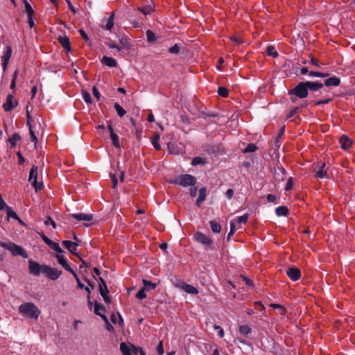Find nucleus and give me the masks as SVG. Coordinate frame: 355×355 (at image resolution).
Here are the masks:
<instances>
[{
    "label": "nucleus",
    "mask_w": 355,
    "mask_h": 355,
    "mask_svg": "<svg viewBox=\"0 0 355 355\" xmlns=\"http://www.w3.org/2000/svg\"><path fill=\"white\" fill-rule=\"evenodd\" d=\"M340 79L336 76L329 78L324 81V85L327 87H331V86L337 87L340 85Z\"/></svg>",
    "instance_id": "6ab92c4d"
},
{
    "label": "nucleus",
    "mask_w": 355,
    "mask_h": 355,
    "mask_svg": "<svg viewBox=\"0 0 355 355\" xmlns=\"http://www.w3.org/2000/svg\"><path fill=\"white\" fill-rule=\"evenodd\" d=\"M20 139L21 137L18 134H14L11 137L9 138L8 141L12 147H15Z\"/></svg>",
    "instance_id": "f704fd0d"
},
{
    "label": "nucleus",
    "mask_w": 355,
    "mask_h": 355,
    "mask_svg": "<svg viewBox=\"0 0 355 355\" xmlns=\"http://www.w3.org/2000/svg\"><path fill=\"white\" fill-rule=\"evenodd\" d=\"M83 98L87 103H90L92 102L90 94L87 92H83Z\"/></svg>",
    "instance_id": "3c124183"
},
{
    "label": "nucleus",
    "mask_w": 355,
    "mask_h": 355,
    "mask_svg": "<svg viewBox=\"0 0 355 355\" xmlns=\"http://www.w3.org/2000/svg\"><path fill=\"white\" fill-rule=\"evenodd\" d=\"M218 94L222 97H227L229 94V91L225 87H220L218 89Z\"/></svg>",
    "instance_id": "c03bdc74"
},
{
    "label": "nucleus",
    "mask_w": 355,
    "mask_h": 355,
    "mask_svg": "<svg viewBox=\"0 0 355 355\" xmlns=\"http://www.w3.org/2000/svg\"><path fill=\"white\" fill-rule=\"evenodd\" d=\"M71 216L74 218L78 220H82L84 222H89L93 220V216L92 214H72Z\"/></svg>",
    "instance_id": "dca6fc26"
},
{
    "label": "nucleus",
    "mask_w": 355,
    "mask_h": 355,
    "mask_svg": "<svg viewBox=\"0 0 355 355\" xmlns=\"http://www.w3.org/2000/svg\"><path fill=\"white\" fill-rule=\"evenodd\" d=\"M27 125H28V128H29V132H30V135H31V139L33 142H35L36 143L37 142V137L34 133V131L33 130V127L32 125L30 124L29 121H28L27 123Z\"/></svg>",
    "instance_id": "a18cd8bd"
},
{
    "label": "nucleus",
    "mask_w": 355,
    "mask_h": 355,
    "mask_svg": "<svg viewBox=\"0 0 355 355\" xmlns=\"http://www.w3.org/2000/svg\"><path fill=\"white\" fill-rule=\"evenodd\" d=\"M146 37H147L148 41L150 42H154L156 40L155 34L150 30H148L146 31Z\"/></svg>",
    "instance_id": "a19ab883"
},
{
    "label": "nucleus",
    "mask_w": 355,
    "mask_h": 355,
    "mask_svg": "<svg viewBox=\"0 0 355 355\" xmlns=\"http://www.w3.org/2000/svg\"><path fill=\"white\" fill-rule=\"evenodd\" d=\"M45 224L46 225H49L51 224L53 228H55L56 227V225H55V223L51 218H49L46 221H45Z\"/></svg>",
    "instance_id": "338daca9"
},
{
    "label": "nucleus",
    "mask_w": 355,
    "mask_h": 355,
    "mask_svg": "<svg viewBox=\"0 0 355 355\" xmlns=\"http://www.w3.org/2000/svg\"><path fill=\"white\" fill-rule=\"evenodd\" d=\"M62 243L70 252L77 255L76 251L77 250V247L78 246V243L70 241H63Z\"/></svg>",
    "instance_id": "2eb2a0df"
},
{
    "label": "nucleus",
    "mask_w": 355,
    "mask_h": 355,
    "mask_svg": "<svg viewBox=\"0 0 355 355\" xmlns=\"http://www.w3.org/2000/svg\"><path fill=\"white\" fill-rule=\"evenodd\" d=\"M0 246L10 251L15 256L20 255L24 258H26L28 257L27 254L21 247L10 241H0Z\"/></svg>",
    "instance_id": "f03ea898"
},
{
    "label": "nucleus",
    "mask_w": 355,
    "mask_h": 355,
    "mask_svg": "<svg viewBox=\"0 0 355 355\" xmlns=\"http://www.w3.org/2000/svg\"><path fill=\"white\" fill-rule=\"evenodd\" d=\"M72 275L74 276V277L78 283V288H82V289L83 288H85V285L80 281V279H79L78 277L77 276L75 271H74V274H72Z\"/></svg>",
    "instance_id": "5fc2aeb1"
},
{
    "label": "nucleus",
    "mask_w": 355,
    "mask_h": 355,
    "mask_svg": "<svg viewBox=\"0 0 355 355\" xmlns=\"http://www.w3.org/2000/svg\"><path fill=\"white\" fill-rule=\"evenodd\" d=\"M196 178L191 175H182L175 178L173 181L175 184L182 187L193 186L196 184Z\"/></svg>",
    "instance_id": "7ed1b4c3"
},
{
    "label": "nucleus",
    "mask_w": 355,
    "mask_h": 355,
    "mask_svg": "<svg viewBox=\"0 0 355 355\" xmlns=\"http://www.w3.org/2000/svg\"><path fill=\"white\" fill-rule=\"evenodd\" d=\"M305 84L306 85L307 89L311 91H318L323 87L322 83L319 82L306 81L305 82Z\"/></svg>",
    "instance_id": "f3484780"
},
{
    "label": "nucleus",
    "mask_w": 355,
    "mask_h": 355,
    "mask_svg": "<svg viewBox=\"0 0 355 355\" xmlns=\"http://www.w3.org/2000/svg\"><path fill=\"white\" fill-rule=\"evenodd\" d=\"M231 40L236 44H239L242 42V40L236 37V36H233V37H231Z\"/></svg>",
    "instance_id": "0e129e2a"
},
{
    "label": "nucleus",
    "mask_w": 355,
    "mask_h": 355,
    "mask_svg": "<svg viewBox=\"0 0 355 355\" xmlns=\"http://www.w3.org/2000/svg\"><path fill=\"white\" fill-rule=\"evenodd\" d=\"M98 309H103V305L98 304V302H96L94 304V313L95 314L99 315L105 322V323L108 322V320L105 314H103L101 312H98Z\"/></svg>",
    "instance_id": "b1692460"
},
{
    "label": "nucleus",
    "mask_w": 355,
    "mask_h": 355,
    "mask_svg": "<svg viewBox=\"0 0 355 355\" xmlns=\"http://www.w3.org/2000/svg\"><path fill=\"white\" fill-rule=\"evenodd\" d=\"M37 168L33 166L29 173L28 181L31 183L35 191L41 189L42 183L38 184L37 181Z\"/></svg>",
    "instance_id": "423d86ee"
},
{
    "label": "nucleus",
    "mask_w": 355,
    "mask_h": 355,
    "mask_svg": "<svg viewBox=\"0 0 355 355\" xmlns=\"http://www.w3.org/2000/svg\"><path fill=\"white\" fill-rule=\"evenodd\" d=\"M12 49L10 46H7L3 51V54L1 57L2 67L5 71L7 69L8 64L11 57Z\"/></svg>",
    "instance_id": "9b49d317"
},
{
    "label": "nucleus",
    "mask_w": 355,
    "mask_h": 355,
    "mask_svg": "<svg viewBox=\"0 0 355 355\" xmlns=\"http://www.w3.org/2000/svg\"><path fill=\"white\" fill-rule=\"evenodd\" d=\"M179 51H180V46L178 44H175L174 46H173L172 47H171L169 49V52L173 54L178 53L179 52Z\"/></svg>",
    "instance_id": "603ef678"
},
{
    "label": "nucleus",
    "mask_w": 355,
    "mask_h": 355,
    "mask_svg": "<svg viewBox=\"0 0 355 355\" xmlns=\"http://www.w3.org/2000/svg\"><path fill=\"white\" fill-rule=\"evenodd\" d=\"M194 239L196 241L205 245L209 246L212 243L210 238L202 232H196L194 235Z\"/></svg>",
    "instance_id": "f8f14e48"
},
{
    "label": "nucleus",
    "mask_w": 355,
    "mask_h": 355,
    "mask_svg": "<svg viewBox=\"0 0 355 355\" xmlns=\"http://www.w3.org/2000/svg\"><path fill=\"white\" fill-rule=\"evenodd\" d=\"M205 159L200 157H196L192 159L191 164L193 166H197L198 164H205Z\"/></svg>",
    "instance_id": "79ce46f5"
},
{
    "label": "nucleus",
    "mask_w": 355,
    "mask_h": 355,
    "mask_svg": "<svg viewBox=\"0 0 355 355\" xmlns=\"http://www.w3.org/2000/svg\"><path fill=\"white\" fill-rule=\"evenodd\" d=\"M239 332L243 336H248L251 332V329L247 325H242L239 327Z\"/></svg>",
    "instance_id": "4c0bfd02"
},
{
    "label": "nucleus",
    "mask_w": 355,
    "mask_h": 355,
    "mask_svg": "<svg viewBox=\"0 0 355 355\" xmlns=\"http://www.w3.org/2000/svg\"><path fill=\"white\" fill-rule=\"evenodd\" d=\"M117 46V51H121V50L124 49H128L129 48V44L126 39H121L120 40V44Z\"/></svg>",
    "instance_id": "c9c22d12"
},
{
    "label": "nucleus",
    "mask_w": 355,
    "mask_h": 355,
    "mask_svg": "<svg viewBox=\"0 0 355 355\" xmlns=\"http://www.w3.org/2000/svg\"><path fill=\"white\" fill-rule=\"evenodd\" d=\"M58 42L62 46V47L66 49L67 51H71V45L69 39L66 36H60L58 38Z\"/></svg>",
    "instance_id": "a211bd4d"
},
{
    "label": "nucleus",
    "mask_w": 355,
    "mask_h": 355,
    "mask_svg": "<svg viewBox=\"0 0 355 355\" xmlns=\"http://www.w3.org/2000/svg\"><path fill=\"white\" fill-rule=\"evenodd\" d=\"M49 246L54 251L57 252L58 254L63 253V250L60 248V245L58 243L53 242V241L50 243Z\"/></svg>",
    "instance_id": "2f4dec72"
},
{
    "label": "nucleus",
    "mask_w": 355,
    "mask_h": 355,
    "mask_svg": "<svg viewBox=\"0 0 355 355\" xmlns=\"http://www.w3.org/2000/svg\"><path fill=\"white\" fill-rule=\"evenodd\" d=\"M41 237L42 239V240L44 241V242L46 244V245H49L50 243L52 241L51 239H49L46 235L44 234H42L41 235Z\"/></svg>",
    "instance_id": "69168bd1"
},
{
    "label": "nucleus",
    "mask_w": 355,
    "mask_h": 355,
    "mask_svg": "<svg viewBox=\"0 0 355 355\" xmlns=\"http://www.w3.org/2000/svg\"><path fill=\"white\" fill-rule=\"evenodd\" d=\"M309 76H315V77H320V78H324L328 76L327 73L315 72V71H310L309 73Z\"/></svg>",
    "instance_id": "8fccbe9b"
},
{
    "label": "nucleus",
    "mask_w": 355,
    "mask_h": 355,
    "mask_svg": "<svg viewBox=\"0 0 355 355\" xmlns=\"http://www.w3.org/2000/svg\"><path fill=\"white\" fill-rule=\"evenodd\" d=\"M290 94H295L299 98H304L308 95V89L305 82L300 83L294 89H293Z\"/></svg>",
    "instance_id": "20e7f679"
},
{
    "label": "nucleus",
    "mask_w": 355,
    "mask_h": 355,
    "mask_svg": "<svg viewBox=\"0 0 355 355\" xmlns=\"http://www.w3.org/2000/svg\"><path fill=\"white\" fill-rule=\"evenodd\" d=\"M275 213L277 216H286L288 213V209L284 206H280L275 209Z\"/></svg>",
    "instance_id": "7c9ffc66"
},
{
    "label": "nucleus",
    "mask_w": 355,
    "mask_h": 355,
    "mask_svg": "<svg viewBox=\"0 0 355 355\" xmlns=\"http://www.w3.org/2000/svg\"><path fill=\"white\" fill-rule=\"evenodd\" d=\"M293 188V180L292 178H290L287 182L286 186V190L288 191L291 190Z\"/></svg>",
    "instance_id": "052dcab7"
},
{
    "label": "nucleus",
    "mask_w": 355,
    "mask_h": 355,
    "mask_svg": "<svg viewBox=\"0 0 355 355\" xmlns=\"http://www.w3.org/2000/svg\"><path fill=\"white\" fill-rule=\"evenodd\" d=\"M157 350L159 354H160V355H163L164 354V347H163L162 341H160L159 343V345L157 347Z\"/></svg>",
    "instance_id": "6e6d98bb"
},
{
    "label": "nucleus",
    "mask_w": 355,
    "mask_h": 355,
    "mask_svg": "<svg viewBox=\"0 0 355 355\" xmlns=\"http://www.w3.org/2000/svg\"><path fill=\"white\" fill-rule=\"evenodd\" d=\"M101 62L109 67H116L117 64V62L115 59L107 56L103 57Z\"/></svg>",
    "instance_id": "aec40b11"
},
{
    "label": "nucleus",
    "mask_w": 355,
    "mask_h": 355,
    "mask_svg": "<svg viewBox=\"0 0 355 355\" xmlns=\"http://www.w3.org/2000/svg\"><path fill=\"white\" fill-rule=\"evenodd\" d=\"M92 93H93V95L98 99L99 100L100 98H101V94L99 93V92L98 91L97 88L96 87H94L92 88Z\"/></svg>",
    "instance_id": "13d9d810"
},
{
    "label": "nucleus",
    "mask_w": 355,
    "mask_h": 355,
    "mask_svg": "<svg viewBox=\"0 0 355 355\" xmlns=\"http://www.w3.org/2000/svg\"><path fill=\"white\" fill-rule=\"evenodd\" d=\"M243 281L244 282V283L248 285V286H252V280L248 279V277H243Z\"/></svg>",
    "instance_id": "774afa93"
},
{
    "label": "nucleus",
    "mask_w": 355,
    "mask_h": 355,
    "mask_svg": "<svg viewBox=\"0 0 355 355\" xmlns=\"http://www.w3.org/2000/svg\"><path fill=\"white\" fill-rule=\"evenodd\" d=\"M132 345H128L125 343H121L120 344V350L123 353V355H132Z\"/></svg>",
    "instance_id": "4be33fe9"
},
{
    "label": "nucleus",
    "mask_w": 355,
    "mask_h": 355,
    "mask_svg": "<svg viewBox=\"0 0 355 355\" xmlns=\"http://www.w3.org/2000/svg\"><path fill=\"white\" fill-rule=\"evenodd\" d=\"M79 33L81 35V37L86 41V42H89V37L87 35V33L83 30V29H80L79 30Z\"/></svg>",
    "instance_id": "bf43d9fd"
},
{
    "label": "nucleus",
    "mask_w": 355,
    "mask_h": 355,
    "mask_svg": "<svg viewBox=\"0 0 355 355\" xmlns=\"http://www.w3.org/2000/svg\"><path fill=\"white\" fill-rule=\"evenodd\" d=\"M234 195V190L232 189H229L227 190L226 193H225V196L227 198H228L229 199H231L232 198Z\"/></svg>",
    "instance_id": "e2e57ef3"
},
{
    "label": "nucleus",
    "mask_w": 355,
    "mask_h": 355,
    "mask_svg": "<svg viewBox=\"0 0 355 355\" xmlns=\"http://www.w3.org/2000/svg\"><path fill=\"white\" fill-rule=\"evenodd\" d=\"M99 280H100V282H99L100 294L103 297L105 303L110 304L111 302V300H110V297L107 295L109 291L106 286L105 282L101 277L99 278Z\"/></svg>",
    "instance_id": "1a4fd4ad"
},
{
    "label": "nucleus",
    "mask_w": 355,
    "mask_h": 355,
    "mask_svg": "<svg viewBox=\"0 0 355 355\" xmlns=\"http://www.w3.org/2000/svg\"><path fill=\"white\" fill-rule=\"evenodd\" d=\"M105 24H103V27H104L106 30L111 31L114 26V15L112 14L109 18L105 19L103 21Z\"/></svg>",
    "instance_id": "5701e85b"
},
{
    "label": "nucleus",
    "mask_w": 355,
    "mask_h": 355,
    "mask_svg": "<svg viewBox=\"0 0 355 355\" xmlns=\"http://www.w3.org/2000/svg\"><path fill=\"white\" fill-rule=\"evenodd\" d=\"M207 196V190L205 187H202L199 190V196L196 200V205L200 207L203 201H205Z\"/></svg>",
    "instance_id": "412c9836"
},
{
    "label": "nucleus",
    "mask_w": 355,
    "mask_h": 355,
    "mask_svg": "<svg viewBox=\"0 0 355 355\" xmlns=\"http://www.w3.org/2000/svg\"><path fill=\"white\" fill-rule=\"evenodd\" d=\"M7 216L8 218H12L17 220L21 222L20 218L18 217L17 214L10 207H6Z\"/></svg>",
    "instance_id": "473e14b6"
},
{
    "label": "nucleus",
    "mask_w": 355,
    "mask_h": 355,
    "mask_svg": "<svg viewBox=\"0 0 355 355\" xmlns=\"http://www.w3.org/2000/svg\"><path fill=\"white\" fill-rule=\"evenodd\" d=\"M110 139H111V140L112 141V144L114 147H116V148L120 147L119 138L116 133H112L110 135Z\"/></svg>",
    "instance_id": "72a5a7b5"
},
{
    "label": "nucleus",
    "mask_w": 355,
    "mask_h": 355,
    "mask_svg": "<svg viewBox=\"0 0 355 355\" xmlns=\"http://www.w3.org/2000/svg\"><path fill=\"white\" fill-rule=\"evenodd\" d=\"M132 352L135 355H137V354H140L141 355V352H140V350H143V349L141 347H137L135 346H132Z\"/></svg>",
    "instance_id": "4d7b16f0"
},
{
    "label": "nucleus",
    "mask_w": 355,
    "mask_h": 355,
    "mask_svg": "<svg viewBox=\"0 0 355 355\" xmlns=\"http://www.w3.org/2000/svg\"><path fill=\"white\" fill-rule=\"evenodd\" d=\"M55 258L57 259L58 262L62 266V267H63L66 270L71 272V274H74V270L69 265L67 259L64 255L62 254V253L57 254L55 255Z\"/></svg>",
    "instance_id": "9d476101"
},
{
    "label": "nucleus",
    "mask_w": 355,
    "mask_h": 355,
    "mask_svg": "<svg viewBox=\"0 0 355 355\" xmlns=\"http://www.w3.org/2000/svg\"><path fill=\"white\" fill-rule=\"evenodd\" d=\"M340 143L341 144L342 148H343L345 149L348 148L352 145V141H351L350 139L345 135H343L340 137Z\"/></svg>",
    "instance_id": "393cba45"
},
{
    "label": "nucleus",
    "mask_w": 355,
    "mask_h": 355,
    "mask_svg": "<svg viewBox=\"0 0 355 355\" xmlns=\"http://www.w3.org/2000/svg\"><path fill=\"white\" fill-rule=\"evenodd\" d=\"M143 284H144V289L146 291H149L150 290H153L154 288H155L156 287V284H154L150 281H148L146 279H143Z\"/></svg>",
    "instance_id": "bb28decb"
},
{
    "label": "nucleus",
    "mask_w": 355,
    "mask_h": 355,
    "mask_svg": "<svg viewBox=\"0 0 355 355\" xmlns=\"http://www.w3.org/2000/svg\"><path fill=\"white\" fill-rule=\"evenodd\" d=\"M270 306L274 309H276L278 314L282 315H284L285 309L282 305L272 303L270 304Z\"/></svg>",
    "instance_id": "c756f323"
},
{
    "label": "nucleus",
    "mask_w": 355,
    "mask_h": 355,
    "mask_svg": "<svg viewBox=\"0 0 355 355\" xmlns=\"http://www.w3.org/2000/svg\"><path fill=\"white\" fill-rule=\"evenodd\" d=\"M266 53L268 55H271L273 58H276L278 56V53L275 50V48L272 46H268L266 49Z\"/></svg>",
    "instance_id": "58836bf2"
},
{
    "label": "nucleus",
    "mask_w": 355,
    "mask_h": 355,
    "mask_svg": "<svg viewBox=\"0 0 355 355\" xmlns=\"http://www.w3.org/2000/svg\"><path fill=\"white\" fill-rule=\"evenodd\" d=\"M325 168V164L323 163L321 168L316 172L315 176L318 178H327V171L324 169Z\"/></svg>",
    "instance_id": "c85d7f7f"
},
{
    "label": "nucleus",
    "mask_w": 355,
    "mask_h": 355,
    "mask_svg": "<svg viewBox=\"0 0 355 355\" xmlns=\"http://www.w3.org/2000/svg\"><path fill=\"white\" fill-rule=\"evenodd\" d=\"M44 268V274H45L49 279L52 280L58 279L62 275V271L58 270L55 268H51L46 265V266Z\"/></svg>",
    "instance_id": "6e6552de"
},
{
    "label": "nucleus",
    "mask_w": 355,
    "mask_h": 355,
    "mask_svg": "<svg viewBox=\"0 0 355 355\" xmlns=\"http://www.w3.org/2000/svg\"><path fill=\"white\" fill-rule=\"evenodd\" d=\"M210 227L211 228V230L214 233H219L221 230V226L219 223L214 220H211L209 222Z\"/></svg>",
    "instance_id": "cd10ccee"
},
{
    "label": "nucleus",
    "mask_w": 355,
    "mask_h": 355,
    "mask_svg": "<svg viewBox=\"0 0 355 355\" xmlns=\"http://www.w3.org/2000/svg\"><path fill=\"white\" fill-rule=\"evenodd\" d=\"M141 12H143L145 15H149L152 12V8L150 6L142 8L141 9Z\"/></svg>",
    "instance_id": "864d4df0"
},
{
    "label": "nucleus",
    "mask_w": 355,
    "mask_h": 355,
    "mask_svg": "<svg viewBox=\"0 0 355 355\" xmlns=\"http://www.w3.org/2000/svg\"><path fill=\"white\" fill-rule=\"evenodd\" d=\"M178 287L188 294L197 295L198 290L192 285L182 282L179 284Z\"/></svg>",
    "instance_id": "4468645a"
},
{
    "label": "nucleus",
    "mask_w": 355,
    "mask_h": 355,
    "mask_svg": "<svg viewBox=\"0 0 355 355\" xmlns=\"http://www.w3.org/2000/svg\"><path fill=\"white\" fill-rule=\"evenodd\" d=\"M114 109L120 117L123 116L126 113L125 110L117 103L114 104Z\"/></svg>",
    "instance_id": "e433bc0d"
},
{
    "label": "nucleus",
    "mask_w": 355,
    "mask_h": 355,
    "mask_svg": "<svg viewBox=\"0 0 355 355\" xmlns=\"http://www.w3.org/2000/svg\"><path fill=\"white\" fill-rule=\"evenodd\" d=\"M239 227H236V222L234 220L230 221V230H234L236 232V230H238Z\"/></svg>",
    "instance_id": "680f3d73"
},
{
    "label": "nucleus",
    "mask_w": 355,
    "mask_h": 355,
    "mask_svg": "<svg viewBox=\"0 0 355 355\" xmlns=\"http://www.w3.org/2000/svg\"><path fill=\"white\" fill-rule=\"evenodd\" d=\"M28 269L31 274L38 276L40 273H44L46 265H41L33 260L28 261Z\"/></svg>",
    "instance_id": "39448f33"
},
{
    "label": "nucleus",
    "mask_w": 355,
    "mask_h": 355,
    "mask_svg": "<svg viewBox=\"0 0 355 355\" xmlns=\"http://www.w3.org/2000/svg\"><path fill=\"white\" fill-rule=\"evenodd\" d=\"M248 220V215L244 214L243 216H239L236 220L239 224H245Z\"/></svg>",
    "instance_id": "49530a36"
},
{
    "label": "nucleus",
    "mask_w": 355,
    "mask_h": 355,
    "mask_svg": "<svg viewBox=\"0 0 355 355\" xmlns=\"http://www.w3.org/2000/svg\"><path fill=\"white\" fill-rule=\"evenodd\" d=\"M18 105V101L11 94H8L6 102L3 104V108L6 112L13 110Z\"/></svg>",
    "instance_id": "0eeeda50"
},
{
    "label": "nucleus",
    "mask_w": 355,
    "mask_h": 355,
    "mask_svg": "<svg viewBox=\"0 0 355 355\" xmlns=\"http://www.w3.org/2000/svg\"><path fill=\"white\" fill-rule=\"evenodd\" d=\"M24 3H25V10L28 15V17H33L34 11H33V9L32 8L31 6L30 5L29 3H28L26 1H24Z\"/></svg>",
    "instance_id": "ea45409f"
},
{
    "label": "nucleus",
    "mask_w": 355,
    "mask_h": 355,
    "mask_svg": "<svg viewBox=\"0 0 355 355\" xmlns=\"http://www.w3.org/2000/svg\"><path fill=\"white\" fill-rule=\"evenodd\" d=\"M20 313L37 320L40 314V309L31 302H26L19 306Z\"/></svg>",
    "instance_id": "f257e3e1"
},
{
    "label": "nucleus",
    "mask_w": 355,
    "mask_h": 355,
    "mask_svg": "<svg viewBox=\"0 0 355 355\" xmlns=\"http://www.w3.org/2000/svg\"><path fill=\"white\" fill-rule=\"evenodd\" d=\"M146 291L144 288L140 289L138 293H137V297L139 300H143L147 297V295L146 293Z\"/></svg>",
    "instance_id": "de8ad7c7"
},
{
    "label": "nucleus",
    "mask_w": 355,
    "mask_h": 355,
    "mask_svg": "<svg viewBox=\"0 0 355 355\" xmlns=\"http://www.w3.org/2000/svg\"><path fill=\"white\" fill-rule=\"evenodd\" d=\"M286 275L293 281L298 280L301 277L300 270L297 268H289L286 270Z\"/></svg>",
    "instance_id": "ddd939ff"
},
{
    "label": "nucleus",
    "mask_w": 355,
    "mask_h": 355,
    "mask_svg": "<svg viewBox=\"0 0 355 355\" xmlns=\"http://www.w3.org/2000/svg\"><path fill=\"white\" fill-rule=\"evenodd\" d=\"M18 73H19V71L18 70H15V72L13 73L12 79L11 83H10V86L11 89H14L15 88L16 80H17V76H18Z\"/></svg>",
    "instance_id": "37998d69"
},
{
    "label": "nucleus",
    "mask_w": 355,
    "mask_h": 355,
    "mask_svg": "<svg viewBox=\"0 0 355 355\" xmlns=\"http://www.w3.org/2000/svg\"><path fill=\"white\" fill-rule=\"evenodd\" d=\"M159 139H160V136H159V134H155L154 135V137L151 139V144H152V145L157 150L161 148V146H160V145L159 144Z\"/></svg>",
    "instance_id": "a878e982"
},
{
    "label": "nucleus",
    "mask_w": 355,
    "mask_h": 355,
    "mask_svg": "<svg viewBox=\"0 0 355 355\" xmlns=\"http://www.w3.org/2000/svg\"><path fill=\"white\" fill-rule=\"evenodd\" d=\"M257 150V146L254 144H250L245 148L244 153H251L254 152Z\"/></svg>",
    "instance_id": "09e8293b"
}]
</instances>
